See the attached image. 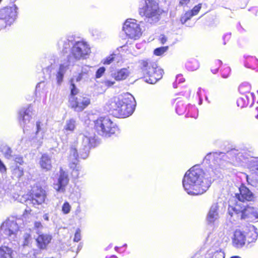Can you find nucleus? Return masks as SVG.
I'll return each mask as SVG.
<instances>
[{
  "label": "nucleus",
  "mask_w": 258,
  "mask_h": 258,
  "mask_svg": "<svg viewBox=\"0 0 258 258\" xmlns=\"http://www.w3.org/2000/svg\"><path fill=\"white\" fill-rule=\"evenodd\" d=\"M258 236V233L256 231V229L255 228L254 226H252L249 232L248 233V238L250 239L248 240L249 242H252L254 240H255Z\"/></svg>",
  "instance_id": "obj_30"
},
{
  "label": "nucleus",
  "mask_w": 258,
  "mask_h": 258,
  "mask_svg": "<svg viewBox=\"0 0 258 258\" xmlns=\"http://www.w3.org/2000/svg\"><path fill=\"white\" fill-rule=\"evenodd\" d=\"M14 161L16 163L22 165L24 163L23 157L20 156H16L14 157Z\"/></svg>",
  "instance_id": "obj_41"
},
{
  "label": "nucleus",
  "mask_w": 258,
  "mask_h": 258,
  "mask_svg": "<svg viewBox=\"0 0 258 258\" xmlns=\"http://www.w3.org/2000/svg\"><path fill=\"white\" fill-rule=\"evenodd\" d=\"M73 41L72 40H70L68 39H65L63 40H60L58 42V45L59 46L62 45V51L63 52H67V49H69L71 45L73 46Z\"/></svg>",
  "instance_id": "obj_25"
},
{
  "label": "nucleus",
  "mask_w": 258,
  "mask_h": 258,
  "mask_svg": "<svg viewBox=\"0 0 258 258\" xmlns=\"http://www.w3.org/2000/svg\"><path fill=\"white\" fill-rule=\"evenodd\" d=\"M82 148L80 149L81 158L86 159L88 157L90 148L95 146V139L93 135L83 134L80 136Z\"/></svg>",
  "instance_id": "obj_11"
},
{
  "label": "nucleus",
  "mask_w": 258,
  "mask_h": 258,
  "mask_svg": "<svg viewBox=\"0 0 258 258\" xmlns=\"http://www.w3.org/2000/svg\"><path fill=\"white\" fill-rule=\"evenodd\" d=\"M105 69L104 67L100 68L96 73V77L97 78H100L104 73Z\"/></svg>",
  "instance_id": "obj_40"
},
{
  "label": "nucleus",
  "mask_w": 258,
  "mask_h": 258,
  "mask_svg": "<svg viewBox=\"0 0 258 258\" xmlns=\"http://www.w3.org/2000/svg\"><path fill=\"white\" fill-rule=\"evenodd\" d=\"M76 121L73 119H69L66 120L63 126V131L64 133L70 134L73 133L76 127Z\"/></svg>",
  "instance_id": "obj_24"
},
{
  "label": "nucleus",
  "mask_w": 258,
  "mask_h": 258,
  "mask_svg": "<svg viewBox=\"0 0 258 258\" xmlns=\"http://www.w3.org/2000/svg\"><path fill=\"white\" fill-rule=\"evenodd\" d=\"M212 258H224L223 255L220 252H216Z\"/></svg>",
  "instance_id": "obj_45"
},
{
  "label": "nucleus",
  "mask_w": 258,
  "mask_h": 258,
  "mask_svg": "<svg viewBox=\"0 0 258 258\" xmlns=\"http://www.w3.org/2000/svg\"><path fill=\"white\" fill-rule=\"evenodd\" d=\"M38 236L36 239L37 246L40 249H46L51 240V236L49 234L41 233H38Z\"/></svg>",
  "instance_id": "obj_19"
},
{
  "label": "nucleus",
  "mask_w": 258,
  "mask_h": 258,
  "mask_svg": "<svg viewBox=\"0 0 258 258\" xmlns=\"http://www.w3.org/2000/svg\"><path fill=\"white\" fill-rule=\"evenodd\" d=\"M201 90V88L199 89V91L198 92V94L199 95L200 94V91Z\"/></svg>",
  "instance_id": "obj_57"
},
{
  "label": "nucleus",
  "mask_w": 258,
  "mask_h": 258,
  "mask_svg": "<svg viewBox=\"0 0 258 258\" xmlns=\"http://www.w3.org/2000/svg\"><path fill=\"white\" fill-rule=\"evenodd\" d=\"M202 8V4H198L195 6L194 8L189 11L192 14V16H195L198 14Z\"/></svg>",
  "instance_id": "obj_35"
},
{
  "label": "nucleus",
  "mask_w": 258,
  "mask_h": 258,
  "mask_svg": "<svg viewBox=\"0 0 258 258\" xmlns=\"http://www.w3.org/2000/svg\"><path fill=\"white\" fill-rule=\"evenodd\" d=\"M45 191L41 188H37L33 191L31 199L26 201L27 205L32 204L34 206L41 205L45 201Z\"/></svg>",
  "instance_id": "obj_15"
},
{
  "label": "nucleus",
  "mask_w": 258,
  "mask_h": 258,
  "mask_svg": "<svg viewBox=\"0 0 258 258\" xmlns=\"http://www.w3.org/2000/svg\"><path fill=\"white\" fill-rule=\"evenodd\" d=\"M142 69L148 75L146 82L150 84H155L162 78L163 70L159 67L156 62L150 60H142Z\"/></svg>",
  "instance_id": "obj_7"
},
{
  "label": "nucleus",
  "mask_w": 258,
  "mask_h": 258,
  "mask_svg": "<svg viewBox=\"0 0 258 258\" xmlns=\"http://www.w3.org/2000/svg\"><path fill=\"white\" fill-rule=\"evenodd\" d=\"M43 219L46 220V221H48L49 220V216H48V214H45L43 215Z\"/></svg>",
  "instance_id": "obj_50"
},
{
  "label": "nucleus",
  "mask_w": 258,
  "mask_h": 258,
  "mask_svg": "<svg viewBox=\"0 0 258 258\" xmlns=\"http://www.w3.org/2000/svg\"><path fill=\"white\" fill-rule=\"evenodd\" d=\"M160 40L162 44H164L167 41V38L164 35H161Z\"/></svg>",
  "instance_id": "obj_47"
},
{
  "label": "nucleus",
  "mask_w": 258,
  "mask_h": 258,
  "mask_svg": "<svg viewBox=\"0 0 258 258\" xmlns=\"http://www.w3.org/2000/svg\"><path fill=\"white\" fill-rule=\"evenodd\" d=\"M71 90L72 96H75L78 93V90L74 84V79L71 81Z\"/></svg>",
  "instance_id": "obj_36"
},
{
  "label": "nucleus",
  "mask_w": 258,
  "mask_h": 258,
  "mask_svg": "<svg viewBox=\"0 0 258 258\" xmlns=\"http://www.w3.org/2000/svg\"><path fill=\"white\" fill-rule=\"evenodd\" d=\"M94 129L99 135L109 137L115 133L117 127L108 117H100L94 121Z\"/></svg>",
  "instance_id": "obj_8"
},
{
  "label": "nucleus",
  "mask_w": 258,
  "mask_h": 258,
  "mask_svg": "<svg viewBox=\"0 0 258 258\" xmlns=\"http://www.w3.org/2000/svg\"><path fill=\"white\" fill-rule=\"evenodd\" d=\"M2 152L4 157L7 159H10L13 157L12 150L8 146H4L2 148Z\"/></svg>",
  "instance_id": "obj_29"
},
{
  "label": "nucleus",
  "mask_w": 258,
  "mask_h": 258,
  "mask_svg": "<svg viewBox=\"0 0 258 258\" xmlns=\"http://www.w3.org/2000/svg\"><path fill=\"white\" fill-rule=\"evenodd\" d=\"M12 174L17 178H20L24 175L23 168L18 165L12 167Z\"/></svg>",
  "instance_id": "obj_26"
},
{
  "label": "nucleus",
  "mask_w": 258,
  "mask_h": 258,
  "mask_svg": "<svg viewBox=\"0 0 258 258\" xmlns=\"http://www.w3.org/2000/svg\"><path fill=\"white\" fill-rule=\"evenodd\" d=\"M18 8L16 5L0 10V28L10 25L16 20Z\"/></svg>",
  "instance_id": "obj_10"
},
{
  "label": "nucleus",
  "mask_w": 258,
  "mask_h": 258,
  "mask_svg": "<svg viewBox=\"0 0 258 258\" xmlns=\"http://www.w3.org/2000/svg\"><path fill=\"white\" fill-rule=\"evenodd\" d=\"M224 71L226 72H230V68H226L224 69Z\"/></svg>",
  "instance_id": "obj_52"
},
{
  "label": "nucleus",
  "mask_w": 258,
  "mask_h": 258,
  "mask_svg": "<svg viewBox=\"0 0 258 258\" xmlns=\"http://www.w3.org/2000/svg\"><path fill=\"white\" fill-rule=\"evenodd\" d=\"M78 156L77 148L75 147H72L70 149L69 161L70 167L73 169L72 174L74 178H78L79 177V171L81 168L79 166L77 165Z\"/></svg>",
  "instance_id": "obj_13"
},
{
  "label": "nucleus",
  "mask_w": 258,
  "mask_h": 258,
  "mask_svg": "<svg viewBox=\"0 0 258 258\" xmlns=\"http://www.w3.org/2000/svg\"><path fill=\"white\" fill-rule=\"evenodd\" d=\"M256 117L257 118H258V115L256 116Z\"/></svg>",
  "instance_id": "obj_60"
},
{
  "label": "nucleus",
  "mask_w": 258,
  "mask_h": 258,
  "mask_svg": "<svg viewBox=\"0 0 258 258\" xmlns=\"http://www.w3.org/2000/svg\"><path fill=\"white\" fill-rule=\"evenodd\" d=\"M222 77H223V78H227V77H228V76H227V75H224V73H223V74H222Z\"/></svg>",
  "instance_id": "obj_54"
},
{
  "label": "nucleus",
  "mask_w": 258,
  "mask_h": 258,
  "mask_svg": "<svg viewBox=\"0 0 258 258\" xmlns=\"http://www.w3.org/2000/svg\"><path fill=\"white\" fill-rule=\"evenodd\" d=\"M31 242V235L28 233H25L23 235V246H28Z\"/></svg>",
  "instance_id": "obj_34"
},
{
  "label": "nucleus",
  "mask_w": 258,
  "mask_h": 258,
  "mask_svg": "<svg viewBox=\"0 0 258 258\" xmlns=\"http://www.w3.org/2000/svg\"><path fill=\"white\" fill-rule=\"evenodd\" d=\"M71 208L70 204L68 202H66L62 206V212L64 214H68L70 212Z\"/></svg>",
  "instance_id": "obj_33"
},
{
  "label": "nucleus",
  "mask_w": 258,
  "mask_h": 258,
  "mask_svg": "<svg viewBox=\"0 0 258 258\" xmlns=\"http://www.w3.org/2000/svg\"><path fill=\"white\" fill-rule=\"evenodd\" d=\"M70 103L71 107L75 111L80 112L90 104V100L89 98L81 96H71L70 98Z\"/></svg>",
  "instance_id": "obj_12"
},
{
  "label": "nucleus",
  "mask_w": 258,
  "mask_h": 258,
  "mask_svg": "<svg viewBox=\"0 0 258 258\" xmlns=\"http://www.w3.org/2000/svg\"><path fill=\"white\" fill-rule=\"evenodd\" d=\"M195 66L192 67L190 66L188 63L187 65V67L191 71L196 70L199 68V64L196 61H194Z\"/></svg>",
  "instance_id": "obj_42"
},
{
  "label": "nucleus",
  "mask_w": 258,
  "mask_h": 258,
  "mask_svg": "<svg viewBox=\"0 0 258 258\" xmlns=\"http://www.w3.org/2000/svg\"><path fill=\"white\" fill-rule=\"evenodd\" d=\"M184 190L188 195L197 196L205 192L211 181L205 177L204 171L198 166H194L185 174L182 180Z\"/></svg>",
  "instance_id": "obj_1"
},
{
  "label": "nucleus",
  "mask_w": 258,
  "mask_h": 258,
  "mask_svg": "<svg viewBox=\"0 0 258 258\" xmlns=\"http://www.w3.org/2000/svg\"><path fill=\"white\" fill-rule=\"evenodd\" d=\"M9 245L0 247V258H13V250Z\"/></svg>",
  "instance_id": "obj_23"
},
{
  "label": "nucleus",
  "mask_w": 258,
  "mask_h": 258,
  "mask_svg": "<svg viewBox=\"0 0 258 258\" xmlns=\"http://www.w3.org/2000/svg\"><path fill=\"white\" fill-rule=\"evenodd\" d=\"M246 180L247 182L249 184L252 185V186H254V183L253 182V181L249 178V177L246 175Z\"/></svg>",
  "instance_id": "obj_49"
},
{
  "label": "nucleus",
  "mask_w": 258,
  "mask_h": 258,
  "mask_svg": "<svg viewBox=\"0 0 258 258\" xmlns=\"http://www.w3.org/2000/svg\"><path fill=\"white\" fill-rule=\"evenodd\" d=\"M135 102L133 95L125 93L111 99L109 103V108L114 116L125 118L133 113Z\"/></svg>",
  "instance_id": "obj_3"
},
{
  "label": "nucleus",
  "mask_w": 258,
  "mask_h": 258,
  "mask_svg": "<svg viewBox=\"0 0 258 258\" xmlns=\"http://www.w3.org/2000/svg\"><path fill=\"white\" fill-rule=\"evenodd\" d=\"M34 228L36 230L37 234L41 233L40 230L43 228V226L40 222H35L34 224Z\"/></svg>",
  "instance_id": "obj_38"
},
{
  "label": "nucleus",
  "mask_w": 258,
  "mask_h": 258,
  "mask_svg": "<svg viewBox=\"0 0 258 258\" xmlns=\"http://www.w3.org/2000/svg\"><path fill=\"white\" fill-rule=\"evenodd\" d=\"M19 231L18 225L14 218L6 220L0 228V243L16 245Z\"/></svg>",
  "instance_id": "obj_5"
},
{
  "label": "nucleus",
  "mask_w": 258,
  "mask_h": 258,
  "mask_svg": "<svg viewBox=\"0 0 258 258\" xmlns=\"http://www.w3.org/2000/svg\"><path fill=\"white\" fill-rule=\"evenodd\" d=\"M228 212L231 216H235L237 218L253 222L258 219V209L247 206L241 207L239 205L229 206Z\"/></svg>",
  "instance_id": "obj_6"
},
{
  "label": "nucleus",
  "mask_w": 258,
  "mask_h": 258,
  "mask_svg": "<svg viewBox=\"0 0 258 258\" xmlns=\"http://www.w3.org/2000/svg\"><path fill=\"white\" fill-rule=\"evenodd\" d=\"M90 53V48L86 42L77 41L74 43L71 49L70 59L59 64L56 74L57 83L60 85L62 83L64 75L69 69L71 61L74 62L81 59H84Z\"/></svg>",
  "instance_id": "obj_2"
},
{
  "label": "nucleus",
  "mask_w": 258,
  "mask_h": 258,
  "mask_svg": "<svg viewBox=\"0 0 258 258\" xmlns=\"http://www.w3.org/2000/svg\"><path fill=\"white\" fill-rule=\"evenodd\" d=\"M32 109L30 106L27 108L22 109L19 112V121L21 126L23 127L24 132L28 130L27 127L30 126L28 125L30 123Z\"/></svg>",
  "instance_id": "obj_14"
},
{
  "label": "nucleus",
  "mask_w": 258,
  "mask_h": 258,
  "mask_svg": "<svg viewBox=\"0 0 258 258\" xmlns=\"http://www.w3.org/2000/svg\"><path fill=\"white\" fill-rule=\"evenodd\" d=\"M83 74L82 73H80L78 74V75L75 78H74L73 79H74V82L76 81V82H79L80 81L82 78H83Z\"/></svg>",
  "instance_id": "obj_44"
},
{
  "label": "nucleus",
  "mask_w": 258,
  "mask_h": 258,
  "mask_svg": "<svg viewBox=\"0 0 258 258\" xmlns=\"http://www.w3.org/2000/svg\"><path fill=\"white\" fill-rule=\"evenodd\" d=\"M40 85V84H38L37 86H36V88H37L38 87V86H39Z\"/></svg>",
  "instance_id": "obj_58"
},
{
  "label": "nucleus",
  "mask_w": 258,
  "mask_h": 258,
  "mask_svg": "<svg viewBox=\"0 0 258 258\" xmlns=\"http://www.w3.org/2000/svg\"><path fill=\"white\" fill-rule=\"evenodd\" d=\"M189 2V0H180L179 5L180 6H184Z\"/></svg>",
  "instance_id": "obj_48"
},
{
  "label": "nucleus",
  "mask_w": 258,
  "mask_h": 258,
  "mask_svg": "<svg viewBox=\"0 0 258 258\" xmlns=\"http://www.w3.org/2000/svg\"><path fill=\"white\" fill-rule=\"evenodd\" d=\"M42 123L38 121L36 122V138L38 140V142L41 143L43 139V135L44 133L41 132L40 133V131H41V126Z\"/></svg>",
  "instance_id": "obj_27"
},
{
  "label": "nucleus",
  "mask_w": 258,
  "mask_h": 258,
  "mask_svg": "<svg viewBox=\"0 0 258 258\" xmlns=\"http://www.w3.org/2000/svg\"><path fill=\"white\" fill-rule=\"evenodd\" d=\"M129 68H122L117 70L113 74L112 77L116 81H122L125 80L131 74Z\"/></svg>",
  "instance_id": "obj_20"
},
{
  "label": "nucleus",
  "mask_w": 258,
  "mask_h": 258,
  "mask_svg": "<svg viewBox=\"0 0 258 258\" xmlns=\"http://www.w3.org/2000/svg\"><path fill=\"white\" fill-rule=\"evenodd\" d=\"M69 181L68 174L61 169L57 182L54 184V188L57 191L63 192L65 191V187L68 184Z\"/></svg>",
  "instance_id": "obj_16"
},
{
  "label": "nucleus",
  "mask_w": 258,
  "mask_h": 258,
  "mask_svg": "<svg viewBox=\"0 0 258 258\" xmlns=\"http://www.w3.org/2000/svg\"><path fill=\"white\" fill-rule=\"evenodd\" d=\"M31 212V210L30 209H27L25 211V213H28L30 214Z\"/></svg>",
  "instance_id": "obj_51"
},
{
  "label": "nucleus",
  "mask_w": 258,
  "mask_h": 258,
  "mask_svg": "<svg viewBox=\"0 0 258 258\" xmlns=\"http://www.w3.org/2000/svg\"><path fill=\"white\" fill-rule=\"evenodd\" d=\"M115 83L114 81H111L109 80H105L104 82V84L106 86L111 87Z\"/></svg>",
  "instance_id": "obj_43"
},
{
  "label": "nucleus",
  "mask_w": 258,
  "mask_h": 258,
  "mask_svg": "<svg viewBox=\"0 0 258 258\" xmlns=\"http://www.w3.org/2000/svg\"><path fill=\"white\" fill-rule=\"evenodd\" d=\"M114 54H111L103 60V63L104 64H109L114 60Z\"/></svg>",
  "instance_id": "obj_37"
},
{
  "label": "nucleus",
  "mask_w": 258,
  "mask_h": 258,
  "mask_svg": "<svg viewBox=\"0 0 258 258\" xmlns=\"http://www.w3.org/2000/svg\"><path fill=\"white\" fill-rule=\"evenodd\" d=\"M139 13L141 16L144 17L146 23L154 24L160 20L162 11L156 1L141 0L139 4Z\"/></svg>",
  "instance_id": "obj_4"
},
{
  "label": "nucleus",
  "mask_w": 258,
  "mask_h": 258,
  "mask_svg": "<svg viewBox=\"0 0 258 258\" xmlns=\"http://www.w3.org/2000/svg\"><path fill=\"white\" fill-rule=\"evenodd\" d=\"M168 48V46L157 48L154 50V53L157 56H160L166 52Z\"/></svg>",
  "instance_id": "obj_31"
},
{
  "label": "nucleus",
  "mask_w": 258,
  "mask_h": 258,
  "mask_svg": "<svg viewBox=\"0 0 258 258\" xmlns=\"http://www.w3.org/2000/svg\"><path fill=\"white\" fill-rule=\"evenodd\" d=\"M251 90L250 85L247 82L241 84L239 87V91L241 94L249 93Z\"/></svg>",
  "instance_id": "obj_28"
},
{
  "label": "nucleus",
  "mask_w": 258,
  "mask_h": 258,
  "mask_svg": "<svg viewBox=\"0 0 258 258\" xmlns=\"http://www.w3.org/2000/svg\"><path fill=\"white\" fill-rule=\"evenodd\" d=\"M239 193L235 194V197L239 201H250L254 198V196L252 192L243 185L239 187Z\"/></svg>",
  "instance_id": "obj_17"
},
{
  "label": "nucleus",
  "mask_w": 258,
  "mask_h": 258,
  "mask_svg": "<svg viewBox=\"0 0 258 258\" xmlns=\"http://www.w3.org/2000/svg\"><path fill=\"white\" fill-rule=\"evenodd\" d=\"M81 239V230L80 229H77L75 234L74 241L75 242H78Z\"/></svg>",
  "instance_id": "obj_39"
},
{
  "label": "nucleus",
  "mask_w": 258,
  "mask_h": 258,
  "mask_svg": "<svg viewBox=\"0 0 258 258\" xmlns=\"http://www.w3.org/2000/svg\"><path fill=\"white\" fill-rule=\"evenodd\" d=\"M123 30L130 38L137 40L142 36V32L139 24L135 19H127L124 23Z\"/></svg>",
  "instance_id": "obj_9"
},
{
  "label": "nucleus",
  "mask_w": 258,
  "mask_h": 258,
  "mask_svg": "<svg viewBox=\"0 0 258 258\" xmlns=\"http://www.w3.org/2000/svg\"><path fill=\"white\" fill-rule=\"evenodd\" d=\"M231 258H240V257L239 256H234V257H232Z\"/></svg>",
  "instance_id": "obj_56"
},
{
  "label": "nucleus",
  "mask_w": 258,
  "mask_h": 258,
  "mask_svg": "<svg viewBox=\"0 0 258 258\" xmlns=\"http://www.w3.org/2000/svg\"><path fill=\"white\" fill-rule=\"evenodd\" d=\"M193 16L192 14L188 11L186 12L180 18V21L182 24H185L187 20H189Z\"/></svg>",
  "instance_id": "obj_32"
},
{
  "label": "nucleus",
  "mask_w": 258,
  "mask_h": 258,
  "mask_svg": "<svg viewBox=\"0 0 258 258\" xmlns=\"http://www.w3.org/2000/svg\"><path fill=\"white\" fill-rule=\"evenodd\" d=\"M243 99V98H240L238 100V101H237V103H238V105L239 106V102L242 100Z\"/></svg>",
  "instance_id": "obj_53"
},
{
  "label": "nucleus",
  "mask_w": 258,
  "mask_h": 258,
  "mask_svg": "<svg viewBox=\"0 0 258 258\" xmlns=\"http://www.w3.org/2000/svg\"><path fill=\"white\" fill-rule=\"evenodd\" d=\"M41 254V252L39 250H34L33 252L32 258H37V256Z\"/></svg>",
  "instance_id": "obj_46"
},
{
  "label": "nucleus",
  "mask_w": 258,
  "mask_h": 258,
  "mask_svg": "<svg viewBox=\"0 0 258 258\" xmlns=\"http://www.w3.org/2000/svg\"><path fill=\"white\" fill-rule=\"evenodd\" d=\"M118 247H115V249H118Z\"/></svg>",
  "instance_id": "obj_59"
},
{
  "label": "nucleus",
  "mask_w": 258,
  "mask_h": 258,
  "mask_svg": "<svg viewBox=\"0 0 258 258\" xmlns=\"http://www.w3.org/2000/svg\"><path fill=\"white\" fill-rule=\"evenodd\" d=\"M39 164L42 169L49 171L52 168L51 158L47 154H43L41 156Z\"/></svg>",
  "instance_id": "obj_22"
},
{
  "label": "nucleus",
  "mask_w": 258,
  "mask_h": 258,
  "mask_svg": "<svg viewBox=\"0 0 258 258\" xmlns=\"http://www.w3.org/2000/svg\"><path fill=\"white\" fill-rule=\"evenodd\" d=\"M245 240L244 233L240 230H236L233 238V244L238 247L242 246L245 244Z\"/></svg>",
  "instance_id": "obj_21"
},
{
  "label": "nucleus",
  "mask_w": 258,
  "mask_h": 258,
  "mask_svg": "<svg viewBox=\"0 0 258 258\" xmlns=\"http://www.w3.org/2000/svg\"><path fill=\"white\" fill-rule=\"evenodd\" d=\"M219 217V206L217 203H214L210 208L207 220L209 223L213 224L218 221Z\"/></svg>",
  "instance_id": "obj_18"
},
{
  "label": "nucleus",
  "mask_w": 258,
  "mask_h": 258,
  "mask_svg": "<svg viewBox=\"0 0 258 258\" xmlns=\"http://www.w3.org/2000/svg\"><path fill=\"white\" fill-rule=\"evenodd\" d=\"M211 154H212V153H209V154H207V156H206V158H208L209 156H210Z\"/></svg>",
  "instance_id": "obj_55"
}]
</instances>
